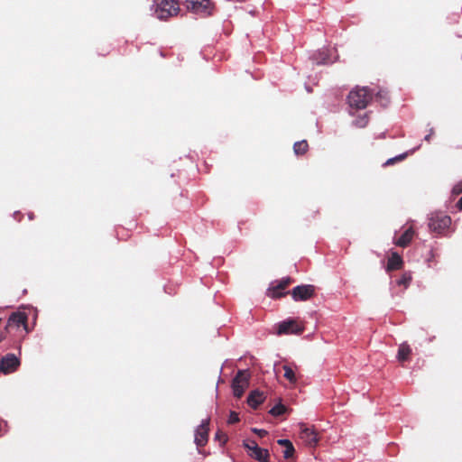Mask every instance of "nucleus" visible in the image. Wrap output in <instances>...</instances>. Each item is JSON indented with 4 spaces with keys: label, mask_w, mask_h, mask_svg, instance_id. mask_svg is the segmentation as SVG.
Here are the masks:
<instances>
[{
    "label": "nucleus",
    "mask_w": 462,
    "mask_h": 462,
    "mask_svg": "<svg viewBox=\"0 0 462 462\" xmlns=\"http://www.w3.org/2000/svg\"><path fill=\"white\" fill-rule=\"evenodd\" d=\"M414 231L411 227L406 229L404 233L395 241V245L401 247H406L412 240Z\"/></svg>",
    "instance_id": "dca6fc26"
},
{
    "label": "nucleus",
    "mask_w": 462,
    "mask_h": 462,
    "mask_svg": "<svg viewBox=\"0 0 462 462\" xmlns=\"http://www.w3.org/2000/svg\"><path fill=\"white\" fill-rule=\"evenodd\" d=\"M450 217L443 214H432L429 218V228L432 233L442 235L450 226Z\"/></svg>",
    "instance_id": "7ed1b4c3"
},
{
    "label": "nucleus",
    "mask_w": 462,
    "mask_h": 462,
    "mask_svg": "<svg viewBox=\"0 0 462 462\" xmlns=\"http://www.w3.org/2000/svg\"><path fill=\"white\" fill-rule=\"evenodd\" d=\"M20 365V359L14 354H7L0 360V372L5 374L14 373Z\"/></svg>",
    "instance_id": "0eeeda50"
},
{
    "label": "nucleus",
    "mask_w": 462,
    "mask_h": 462,
    "mask_svg": "<svg viewBox=\"0 0 462 462\" xmlns=\"http://www.w3.org/2000/svg\"><path fill=\"white\" fill-rule=\"evenodd\" d=\"M254 452L250 456L259 462H269V451L265 448L258 447L255 441H253Z\"/></svg>",
    "instance_id": "4468645a"
},
{
    "label": "nucleus",
    "mask_w": 462,
    "mask_h": 462,
    "mask_svg": "<svg viewBox=\"0 0 462 462\" xmlns=\"http://www.w3.org/2000/svg\"><path fill=\"white\" fill-rule=\"evenodd\" d=\"M239 421V417H238V414L235 411H231L230 412V415H229V418H228V423L229 424H234V423H236Z\"/></svg>",
    "instance_id": "bb28decb"
},
{
    "label": "nucleus",
    "mask_w": 462,
    "mask_h": 462,
    "mask_svg": "<svg viewBox=\"0 0 462 462\" xmlns=\"http://www.w3.org/2000/svg\"><path fill=\"white\" fill-rule=\"evenodd\" d=\"M250 374L247 370H239L232 381L234 396L241 398L249 386Z\"/></svg>",
    "instance_id": "20e7f679"
},
{
    "label": "nucleus",
    "mask_w": 462,
    "mask_h": 462,
    "mask_svg": "<svg viewBox=\"0 0 462 462\" xmlns=\"http://www.w3.org/2000/svg\"><path fill=\"white\" fill-rule=\"evenodd\" d=\"M277 443L280 446L284 447V450L282 451V453H283V457L285 459H290L293 457L295 448H294L292 443L289 439H278Z\"/></svg>",
    "instance_id": "f3484780"
},
{
    "label": "nucleus",
    "mask_w": 462,
    "mask_h": 462,
    "mask_svg": "<svg viewBox=\"0 0 462 462\" xmlns=\"http://www.w3.org/2000/svg\"><path fill=\"white\" fill-rule=\"evenodd\" d=\"M368 121L369 119L367 114H365L363 116H359L358 118H356L354 122V125L356 127L364 128L367 125Z\"/></svg>",
    "instance_id": "5701e85b"
},
{
    "label": "nucleus",
    "mask_w": 462,
    "mask_h": 462,
    "mask_svg": "<svg viewBox=\"0 0 462 462\" xmlns=\"http://www.w3.org/2000/svg\"><path fill=\"white\" fill-rule=\"evenodd\" d=\"M304 331V326L302 323L296 319H289L278 324L277 334H295L300 335Z\"/></svg>",
    "instance_id": "423d86ee"
},
{
    "label": "nucleus",
    "mask_w": 462,
    "mask_h": 462,
    "mask_svg": "<svg viewBox=\"0 0 462 462\" xmlns=\"http://www.w3.org/2000/svg\"><path fill=\"white\" fill-rule=\"evenodd\" d=\"M264 401L263 393L254 390L252 391L247 397V403L253 409H256Z\"/></svg>",
    "instance_id": "2eb2a0df"
},
{
    "label": "nucleus",
    "mask_w": 462,
    "mask_h": 462,
    "mask_svg": "<svg viewBox=\"0 0 462 462\" xmlns=\"http://www.w3.org/2000/svg\"><path fill=\"white\" fill-rule=\"evenodd\" d=\"M453 192L456 194L461 193L462 192V185L461 184L456 185L453 189Z\"/></svg>",
    "instance_id": "c85d7f7f"
},
{
    "label": "nucleus",
    "mask_w": 462,
    "mask_h": 462,
    "mask_svg": "<svg viewBox=\"0 0 462 462\" xmlns=\"http://www.w3.org/2000/svg\"><path fill=\"white\" fill-rule=\"evenodd\" d=\"M284 377L291 383H295L297 381L294 371L289 365H283Z\"/></svg>",
    "instance_id": "aec40b11"
},
{
    "label": "nucleus",
    "mask_w": 462,
    "mask_h": 462,
    "mask_svg": "<svg viewBox=\"0 0 462 462\" xmlns=\"http://www.w3.org/2000/svg\"><path fill=\"white\" fill-rule=\"evenodd\" d=\"M210 419L202 420L201 424L197 428L195 432V443L198 447H204L208 440Z\"/></svg>",
    "instance_id": "9d476101"
},
{
    "label": "nucleus",
    "mask_w": 462,
    "mask_h": 462,
    "mask_svg": "<svg viewBox=\"0 0 462 462\" xmlns=\"http://www.w3.org/2000/svg\"><path fill=\"white\" fill-rule=\"evenodd\" d=\"M27 320L28 317L26 313L20 311L14 312L8 319L5 331L8 332V330L14 326H15L16 328H20L21 326H23V328L27 330Z\"/></svg>",
    "instance_id": "9b49d317"
},
{
    "label": "nucleus",
    "mask_w": 462,
    "mask_h": 462,
    "mask_svg": "<svg viewBox=\"0 0 462 462\" xmlns=\"http://www.w3.org/2000/svg\"><path fill=\"white\" fill-rule=\"evenodd\" d=\"M5 331L0 330V342L5 337Z\"/></svg>",
    "instance_id": "2f4dec72"
},
{
    "label": "nucleus",
    "mask_w": 462,
    "mask_h": 462,
    "mask_svg": "<svg viewBox=\"0 0 462 462\" xmlns=\"http://www.w3.org/2000/svg\"><path fill=\"white\" fill-rule=\"evenodd\" d=\"M300 438L310 447H315L319 442L318 432L313 427H308L304 424L300 425Z\"/></svg>",
    "instance_id": "1a4fd4ad"
},
{
    "label": "nucleus",
    "mask_w": 462,
    "mask_h": 462,
    "mask_svg": "<svg viewBox=\"0 0 462 462\" xmlns=\"http://www.w3.org/2000/svg\"><path fill=\"white\" fill-rule=\"evenodd\" d=\"M376 99L381 100L383 106H387V104L389 103L388 93L383 92V91H379L376 94Z\"/></svg>",
    "instance_id": "a878e982"
},
{
    "label": "nucleus",
    "mask_w": 462,
    "mask_h": 462,
    "mask_svg": "<svg viewBox=\"0 0 462 462\" xmlns=\"http://www.w3.org/2000/svg\"><path fill=\"white\" fill-rule=\"evenodd\" d=\"M309 143L306 140L296 142L293 145V151L296 155H303L308 152Z\"/></svg>",
    "instance_id": "6ab92c4d"
},
{
    "label": "nucleus",
    "mask_w": 462,
    "mask_h": 462,
    "mask_svg": "<svg viewBox=\"0 0 462 462\" xmlns=\"http://www.w3.org/2000/svg\"><path fill=\"white\" fill-rule=\"evenodd\" d=\"M180 10V4L177 0H162L156 5L155 14L158 19L167 20L176 16Z\"/></svg>",
    "instance_id": "f03ea898"
},
{
    "label": "nucleus",
    "mask_w": 462,
    "mask_h": 462,
    "mask_svg": "<svg viewBox=\"0 0 462 462\" xmlns=\"http://www.w3.org/2000/svg\"><path fill=\"white\" fill-rule=\"evenodd\" d=\"M215 439L217 440H218L221 443L222 446L225 445L227 442V440H228L227 435L225 432H223L222 430H218L216 432Z\"/></svg>",
    "instance_id": "393cba45"
},
{
    "label": "nucleus",
    "mask_w": 462,
    "mask_h": 462,
    "mask_svg": "<svg viewBox=\"0 0 462 462\" xmlns=\"http://www.w3.org/2000/svg\"><path fill=\"white\" fill-rule=\"evenodd\" d=\"M253 441L252 440L250 443H245L244 446L246 449L250 450L251 452H254V448H253Z\"/></svg>",
    "instance_id": "c756f323"
},
{
    "label": "nucleus",
    "mask_w": 462,
    "mask_h": 462,
    "mask_svg": "<svg viewBox=\"0 0 462 462\" xmlns=\"http://www.w3.org/2000/svg\"><path fill=\"white\" fill-rule=\"evenodd\" d=\"M373 98L372 91L366 88H356L351 90L347 97V101L351 108L359 110L365 109Z\"/></svg>",
    "instance_id": "f257e3e1"
},
{
    "label": "nucleus",
    "mask_w": 462,
    "mask_h": 462,
    "mask_svg": "<svg viewBox=\"0 0 462 462\" xmlns=\"http://www.w3.org/2000/svg\"><path fill=\"white\" fill-rule=\"evenodd\" d=\"M411 354V348L410 347V346L407 343H402L399 346L397 358L401 362L407 361Z\"/></svg>",
    "instance_id": "a211bd4d"
},
{
    "label": "nucleus",
    "mask_w": 462,
    "mask_h": 462,
    "mask_svg": "<svg viewBox=\"0 0 462 462\" xmlns=\"http://www.w3.org/2000/svg\"><path fill=\"white\" fill-rule=\"evenodd\" d=\"M315 293V287L310 284L296 286L291 291L294 300H307L311 299Z\"/></svg>",
    "instance_id": "6e6552de"
},
{
    "label": "nucleus",
    "mask_w": 462,
    "mask_h": 462,
    "mask_svg": "<svg viewBox=\"0 0 462 462\" xmlns=\"http://www.w3.org/2000/svg\"><path fill=\"white\" fill-rule=\"evenodd\" d=\"M402 265H403L402 258L401 257V255L398 253L393 252V253H392L391 256L388 259L386 271L393 272V271L400 270V269H402Z\"/></svg>",
    "instance_id": "ddd939ff"
},
{
    "label": "nucleus",
    "mask_w": 462,
    "mask_h": 462,
    "mask_svg": "<svg viewBox=\"0 0 462 462\" xmlns=\"http://www.w3.org/2000/svg\"><path fill=\"white\" fill-rule=\"evenodd\" d=\"M431 134H432V132H431L430 134H427V135L425 136V140H426V141L430 142V135H431Z\"/></svg>",
    "instance_id": "473e14b6"
},
{
    "label": "nucleus",
    "mask_w": 462,
    "mask_h": 462,
    "mask_svg": "<svg viewBox=\"0 0 462 462\" xmlns=\"http://www.w3.org/2000/svg\"><path fill=\"white\" fill-rule=\"evenodd\" d=\"M412 280L411 274L410 273H402V277L397 281L398 285H403L407 288Z\"/></svg>",
    "instance_id": "412c9836"
},
{
    "label": "nucleus",
    "mask_w": 462,
    "mask_h": 462,
    "mask_svg": "<svg viewBox=\"0 0 462 462\" xmlns=\"http://www.w3.org/2000/svg\"><path fill=\"white\" fill-rule=\"evenodd\" d=\"M254 432L257 433L260 437H264L267 435V431L264 430L254 429Z\"/></svg>",
    "instance_id": "cd10ccee"
},
{
    "label": "nucleus",
    "mask_w": 462,
    "mask_h": 462,
    "mask_svg": "<svg viewBox=\"0 0 462 462\" xmlns=\"http://www.w3.org/2000/svg\"><path fill=\"white\" fill-rule=\"evenodd\" d=\"M457 208L459 209V210H462V197L459 199V200L457 201Z\"/></svg>",
    "instance_id": "7c9ffc66"
},
{
    "label": "nucleus",
    "mask_w": 462,
    "mask_h": 462,
    "mask_svg": "<svg viewBox=\"0 0 462 462\" xmlns=\"http://www.w3.org/2000/svg\"><path fill=\"white\" fill-rule=\"evenodd\" d=\"M184 5L189 11L206 15L210 14L213 8L210 0H185Z\"/></svg>",
    "instance_id": "39448f33"
},
{
    "label": "nucleus",
    "mask_w": 462,
    "mask_h": 462,
    "mask_svg": "<svg viewBox=\"0 0 462 462\" xmlns=\"http://www.w3.org/2000/svg\"><path fill=\"white\" fill-rule=\"evenodd\" d=\"M292 282L293 280L291 277L282 278L277 285L273 286L268 290V296L273 299H278L284 296L287 292H282V291L285 290Z\"/></svg>",
    "instance_id": "f8f14e48"
},
{
    "label": "nucleus",
    "mask_w": 462,
    "mask_h": 462,
    "mask_svg": "<svg viewBox=\"0 0 462 462\" xmlns=\"http://www.w3.org/2000/svg\"><path fill=\"white\" fill-rule=\"evenodd\" d=\"M286 407L282 404V403H279V404H276L274 405L271 411H270V413L273 415V416H280V415H282L285 411H286Z\"/></svg>",
    "instance_id": "4be33fe9"
},
{
    "label": "nucleus",
    "mask_w": 462,
    "mask_h": 462,
    "mask_svg": "<svg viewBox=\"0 0 462 462\" xmlns=\"http://www.w3.org/2000/svg\"><path fill=\"white\" fill-rule=\"evenodd\" d=\"M406 157H407V153H402V154H400V155L395 156V157H393V158H390V159H388V160L385 162L384 166H390V165L394 164L395 162H402V161H403Z\"/></svg>",
    "instance_id": "b1692460"
}]
</instances>
